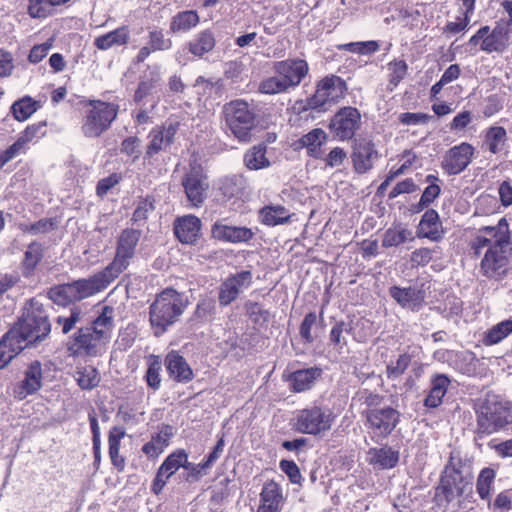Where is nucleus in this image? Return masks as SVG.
Segmentation results:
<instances>
[{"label":"nucleus","instance_id":"obj_4","mask_svg":"<svg viewBox=\"0 0 512 512\" xmlns=\"http://www.w3.org/2000/svg\"><path fill=\"white\" fill-rule=\"evenodd\" d=\"M471 477L452 465H447L442 473L440 483L435 489V503L442 512H458L463 495L471 490Z\"/></svg>","mask_w":512,"mask_h":512},{"label":"nucleus","instance_id":"obj_21","mask_svg":"<svg viewBox=\"0 0 512 512\" xmlns=\"http://www.w3.org/2000/svg\"><path fill=\"white\" fill-rule=\"evenodd\" d=\"M42 386V366L37 360L31 362L24 372L23 380L13 388V396L23 400L36 393Z\"/></svg>","mask_w":512,"mask_h":512},{"label":"nucleus","instance_id":"obj_53","mask_svg":"<svg viewBox=\"0 0 512 512\" xmlns=\"http://www.w3.org/2000/svg\"><path fill=\"white\" fill-rule=\"evenodd\" d=\"M55 8L49 0H29L28 14L34 19H43L51 16Z\"/></svg>","mask_w":512,"mask_h":512},{"label":"nucleus","instance_id":"obj_46","mask_svg":"<svg viewBox=\"0 0 512 512\" xmlns=\"http://www.w3.org/2000/svg\"><path fill=\"white\" fill-rule=\"evenodd\" d=\"M168 474H175L180 467L185 469L190 468V462H188V455L183 449H178L171 453L160 466Z\"/></svg>","mask_w":512,"mask_h":512},{"label":"nucleus","instance_id":"obj_11","mask_svg":"<svg viewBox=\"0 0 512 512\" xmlns=\"http://www.w3.org/2000/svg\"><path fill=\"white\" fill-rule=\"evenodd\" d=\"M141 232L135 229H124L117 239L115 257L105 268L117 279L130 265L135 255Z\"/></svg>","mask_w":512,"mask_h":512},{"label":"nucleus","instance_id":"obj_3","mask_svg":"<svg viewBox=\"0 0 512 512\" xmlns=\"http://www.w3.org/2000/svg\"><path fill=\"white\" fill-rule=\"evenodd\" d=\"M476 434L485 437L512 424V403L502 396L487 393L475 404Z\"/></svg>","mask_w":512,"mask_h":512},{"label":"nucleus","instance_id":"obj_32","mask_svg":"<svg viewBox=\"0 0 512 512\" xmlns=\"http://www.w3.org/2000/svg\"><path fill=\"white\" fill-rule=\"evenodd\" d=\"M369 464L379 469H392L399 461V452L392 447L371 448L367 453Z\"/></svg>","mask_w":512,"mask_h":512},{"label":"nucleus","instance_id":"obj_47","mask_svg":"<svg viewBox=\"0 0 512 512\" xmlns=\"http://www.w3.org/2000/svg\"><path fill=\"white\" fill-rule=\"evenodd\" d=\"M512 333V320H504L492 326L484 336L486 345H494Z\"/></svg>","mask_w":512,"mask_h":512},{"label":"nucleus","instance_id":"obj_30","mask_svg":"<svg viewBox=\"0 0 512 512\" xmlns=\"http://www.w3.org/2000/svg\"><path fill=\"white\" fill-rule=\"evenodd\" d=\"M166 369L169 376L177 382H188L193 378V372L183 356L171 351L165 358Z\"/></svg>","mask_w":512,"mask_h":512},{"label":"nucleus","instance_id":"obj_64","mask_svg":"<svg viewBox=\"0 0 512 512\" xmlns=\"http://www.w3.org/2000/svg\"><path fill=\"white\" fill-rule=\"evenodd\" d=\"M154 209L153 200L149 197L141 199L133 213L132 220L134 222L145 221L148 217V213Z\"/></svg>","mask_w":512,"mask_h":512},{"label":"nucleus","instance_id":"obj_36","mask_svg":"<svg viewBox=\"0 0 512 512\" xmlns=\"http://www.w3.org/2000/svg\"><path fill=\"white\" fill-rule=\"evenodd\" d=\"M130 38V31L127 26H121L104 35L95 38L94 45L100 50H108L113 46L127 44Z\"/></svg>","mask_w":512,"mask_h":512},{"label":"nucleus","instance_id":"obj_37","mask_svg":"<svg viewBox=\"0 0 512 512\" xmlns=\"http://www.w3.org/2000/svg\"><path fill=\"white\" fill-rule=\"evenodd\" d=\"M327 135L324 130L315 128L303 135L298 143L302 148H306L307 154L313 158L321 157V146L326 142Z\"/></svg>","mask_w":512,"mask_h":512},{"label":"nucleus","instance_id":"obj_50","mask_svg":"<svg viewBox=\"0 0 512 512\" xmlns=\"http://www.w3.org/2000/svg\"><path fill=\"white\" fill-rule=\"evenodd\" d=\"M162 363L158 357L151 356L148 362V368L145 374L147 385L153 390H158L161 385L160 371Z\"/></svg>","mask_w":512,"mask_h":512},{"label":"nucleus","instance_id":"obj_62","mask_svg":"<svg viewBox=\"0 0 512 512\" xmlns=\"http://www.w3.org/2000/svg\"><path fill=\"white\" fill-rule=\"evenodd\" d=\"M317 321V316L315 312H310L305 315L301 325H300V335L302 339L307 343H312L314 341V337L311 334L312 327L315 325Z\"/></svg>","mask_w":512,"mask_h":512},{"label":"nucleus","instance_id":"obj_58","mask_svg":"<svg viewBox=\"0 0 512 512\" xmlns=\"http://www.w3.org/2000/svg\"><path fill=\"white\" fill-rule=\"evenodd\" d=\"M20 352L19 346H13L9 337L3 336L0 340V370L4 369Z\"/></svg>","mask_w":512,"mask_h":512},{"label":"nucleus","instance_id":"obj_63","mask_svg":"<svg viewBox=\"0 0 512 512\" xmlns=\"http://www.w3.org/2000/svg\"><path fill=\"white\" fill-rule=\"evenodd\" d=\"M140 141L137 137H128L121 143V152L131 157L133 161H136L140 157Z\"/></svg>","mask_w":512,"mask_h":512},{"label":"nucleus","instance_id":"obj_28","mask_svg":"<svg viewBox=\"0 0 512 512\" xmlns=\"http://www.w3.org/2000/svg\"><path fill=\"white\" fill-rule=\"evenodd\" d=\"M201 221L194 215L179 217L174 222V233L181 243L193 244L200 233Z\"/></svg>","mask_w":512,"mask_h":512},{"label":"nucleus","instance_id":"obj_1","mask_svg":"<svg viewBox=\"0 0 512 512\" xmlns=\"http://www.w3.org/2000/svg\"><path fill=\"white\" fill-rule=\"evenodd\" d=\"M510 230L506 218H501L495 226H485L478 230L471 241V249L479 256L487 248L480 262L481 274L489 279H503L509 269Z\"/></svg>","mask_w":512,"mask_h":512},{"label":"nucleus","instance_id":"obj_16","mask_svg":"<svg viewBox=\"0 0 512 512\" xmlns=\"http://www.w3.org/2000/svg\"><path fill=\"white\" fill-rule=\"evenodd\" d=\"M182 186L193 207H200L206 199L209 183L199 166H192L182 179Z\"/></svg>","mask_w":512,"mask_h":512},{"label":"nucleus","instance_id":"obj_15","mask_svg":"<svg viewBox=\"0 0 512 512\" xmlns=\"http://www.w3.org/2000/svg\"><path fill=\"white\" fill-rule=\"evenodd\" d=\"M475 148L467 142H462L449 148L443 155L441 168L448 175H457L463 172L474 157Z\"/></svg>","mask_w":512,"mask_h":512},{"label":"nucleus","instance_id":"obj_44","mask_svg":"<svg viewBox=\"0 0 512 512\" xmlns=\"http://www.w3.org/2000/svg\"><path fill=\"white\" fill-rule=\"evenodd\" d=\"M47 294L53 303L60 306H66L76 301L72 282L53 286Z\"/></svg>","mask_w":512,"mask_h":512},{"label":"nucleus","instance_id":"obj_33","mask_svg":"<svg viewBox=\"0 0 512 512\" xmlns=\"http://www.w3.org/2000/svg\"><path fill=\"white\" fill-rule=\"evenodd\" d=\"M173 436V428L170 425H163L159 432L151 437V440L143 445L142 452L150 459L157 458L169 445Z\"/></svg>","mask_w":512,"mask_h":512},{"label":"nucleus","instance_id":"obj_18","mask_svg":"<svg viewBox=\"0 0 512 512\" xmlns=\"http://www.w3.org/2000/svg\"><path fill=\"white\" fill-rule=\"evenodd\" d=\"M116 278L106 268L89 278L72 282L76 301H81L105 290Z\"/></svg>","mask_w":512,"mask_h":512},{"label":"nucleus","instance_id":"obj_10","mask_svg":"<svg viewBox=\"0 0 512 512\" xmlns=\"http://www.w3.org/2000/svg\"><path fill=\"white\" fill-rule=\"evenodd\" d=\"M362 415L366 419V426L372 440L376 442L390 435L400 419V413L390 406H383L381 409L364 410Z\"/></svg>","mask_w":512,"mask_h":512},{"label":"nucleus","instance_id":"obj_34","mask_svg":"<svg viewBox=\"0 0 512 512\" xmlns=\"http://www.w3.org/2000/svg\"><path fill=\"white\" fill-rule=\"evenodd\" d=\"M291 217L290 211L279 204L266 205L259 210L260 222L270 227L286 224Z\"/></svg>","mask_w":512,"mask_h":512},{"label":"nucleus","instance_id":"obj_26","mask_svg":"<svg viewBox=\"0 0 512 512\" xmlns=\"http://www.w3.org/2000/svg\"><path fill=\"white\" fill-rule=\"evenodd\" d=\"M445 231L437 211L427 210L421 217L417 228L419 238H427L433 242H439L444 237Z\"/></svg>","mask_w":512,"mask_h":512},{"label":"nucleus","instance_id":"obj_31","mask_svg":"<svg viewBox=\"0 0 512 512\" xmlns=\"http://www.w3.org/2000/svg\"><path fill=\"white\" fill-rule=\"evenodd\" d=\"M450 384L451 380L446 374H434L430 380V390L424 399V406L427 408L439 407Z\"/></svg>","mask_w":512,"mask_h":512},{"label":"nucleus","instance_id":"obj_19","mask_svg":"<svg viewBox=\"0 0 512 512\" xmlns=\"http://www.w3.org/2000/svg\"><path fill=\"white\" fill-rule=\"evenodd\" d=\"M273 70L291 89L297 87L307 76L309 66L305 60L295 58L275 62Z\"/></svg>","mask_w":512,"mask_h":512},{"label":"nucleus","instance_id":"obj_2","mask_svg":"<svg viewBox=\"0 0 512 512\" xmlns=\"http://www.w3.org/2000/svg\"><path fill=\"white\" fill-rule=\"evenodd\" d=\"M114 309L104 306L90 326L82 327L70 338L67 349L72 356L96 357L100 355L111 339L114 327Z\"/></svg>","mask_w":512,"mask_h":512},{"label":"nucleus","instance_id":"obj_45","mask_svg":"<svg viewBox=\"0 0 512 512\" xmlns=\"http://www.w3.org/2000/svg\"><path fill=\"white\" fill-rule=\"evenodd\" d=\"M75 379L83 390H91L100 382L98 370L93 366L80 367L76 371Z\"/></svg>","mask_w":512,"mask_h":512},{"label":"nucleus","instance_id":"obj_38","mask_svg":"<svg viewBox=\"0 0 512 512\" xmlns=\"http://www.w3.org/2000/svg\"><path fill=\"white\" fill-rule=\"evenodd\" d=\"M125 437V431L119 427H113L109 432V457L112 465L117 471L122 472L125 468V458L120 455V443Z\"/></svg>","mask_w":512,"mask_h":512},{"label":"nucleus","instance_id":"obj_59","mask_svg":"<svg viewBox=\"0 0 512 512\" xmlns=\"http://www.w3.org/2000/svg\"><path fill=\"white\" fill-rule=\"evenodd\" d=\"M437 180L438 178L435 175L430 174L426 176V182L429 183V185L421 195L419 202L421 206H428L439 196L441 191L440 186L434 183Z\"/></svg>","mask_w":512,"mask_h":512},{"label":"nucleus","instance_id":"obj_40","mask_svg":"<svg viewBox=\"0 0 512 512\" xmlns=\"http://www.w3.org/2000/svg\"><path fill=\"white\" fill-rule=\"evenodd\" d=\"M413 240L414 235L411 229L403 224H396L385 231L382 246L386 248L395 247Z\"/></svg>","mask_w":512,"mask_h":512},{"label":"nucleus","instance_id":"obj_43","mask_svg":"<svg viewBox=\"0 0 512 512\" xmlns=\"http://www.w3.org/2000/svg\"><path fill=\"white\" fill-rule=\"evenodd\" d=\"M244 163L250 170H259L270 166V161L266 157V146L264 144L255 145L244 155Z\"/></svg>","mask_w":512,"mask_h":512},{"label":"nucleus","instance_id":"obj_57","mask_svg":"<svg viewBox=\"0 0 512 512\" xmlns=\"http://www.w3.org/2000/svg\"><path fill=\"white\" fill-rule=\"evenodd\" d=\"M82 317V311L79 307H73L70 309L68 315L58 316L55 320L56 324L61 327V331L63 334L69 333L80 321Z\"/></svg>","mask_w":512,"mask_h":512},{"label":"nucleus","instance_id":"obj_42","mask_svg":"<svg viewBox=\"0 0 512 512\" xmlns=\"http://www.w3.org/2000/svg\"><path fill=\"white\" fill-rule=\"evenodd\" d=\"M161 80V73L158 67H154L149 71L147 75L139 82L138 88L134 95L136 103H141L143 100L152 95L157 85Z\"/></svg>","mask_w":512,"mask_h":512},{"label":"nucleus","instance_id":"obj_55","mask_svg":"<svg viewBox=\"0 0 512 512\" xmlns=\"http://www.w3.org/2000/svg\"><path fill=\"white\" fill-rule=\"evenodd\" d=\"M342 50L361 55H371L379 50V43L374 40L350 42L339 47Z\"/></svg>","mask_w":512,"mask_h":512},{"label":"nucleus","instance_id":"obj_8","mask_svg":"<svg viewBox=\"0 0 512 512\" xmlns=\"http://www.w3.org/2000/svg\"><path fill=\"white\" fill-rule=\"evenodd\" d=\"M119 106L101 100H89L85 106L81 131L87 138H97L111 127Z\"/></svg>","mask_w":512,"mask_h":512},{"label":"nucleus","instance_id":"obj_51","mask_svg":"<svg viewBox=\"0 0 512 512\" xmlns=\"http://www.w3.org/2000/svg\"><path fill=\"white\" fill-rule=\"evenodd\" d=\"M259 92L267 95L279 94L289 90L288 86L279 75L262 80L258 87Z\"/></svg>","mask_w":512,"mask_h":512},{"label":"nucleus","instance_id":"obj_25","mask_svg":"<svg viewBox=\"0 0 512 512\" xmlns=\"http://www.w3.org/2000/svg\"><path fill=\"white\" fill-rule=\"evenodd\" d=\"M483 148L493 155L506 154L508 152V133L500 125H491L483 132Z\"/></svg>","mask_w":512,"mask_h":512},{"label":"nucleus","instance_id":"obj_41","mask_svg":"<svg viewBox=\"0 0 512 512\" xmlns=\"http://www.w3.org/2000/svg\"><path fill=\"white\" fill-rule=\"evenodd\" d=\"M200 21L195 10H185L175 14L170 21L172 33H186L196 27Z\"/></svg>","mask_w":512,"mask_h":512},{"label":"nucleus","instance_id":"obj_6","mask_svg":"<svg viewBox=\"0 0 512 512\" xmlns=\"http://www.w3.org/2000/svg\"><path fill=\"white\" fill-rule=\"evenodd\" d=\"M50 331L51 325L47 314L41 307H36L28 311L4 336L9 337L13 346H19L21 351L26 346L45 339Z\"/></svg>","mask_w":512,"mask_h":512},{"label":"nucleus","instance_id":"obj_61","mask_svg":"<svg viewBox=\"0 0 512 512\" xmlns=\"http://www.w3.org/2000/svg\"><path fill=\"white\" fill-rule=\"evenodd\" d=\"M434 252L435 249H430L427 247L416 249L411 253L410 256L411 265L413 267L427 265L432 260Z\"/></svg>","mask_w":512,"mask_h":512},{"label":"nucleus","instance_id":"obj_48","mask_svg":"<svg viewBox=\"0 0 512 512\" xmlns=\"http://www.w3.org/2000/svg\"><path fill=\"white\" fill-rule=\"evenodd\" d=\"M387 69L389 86L393 90L406 77L408 65L404 60L395 59L387 64Z\"/></svg>","mask_w":512,"mask_h":512},{"label":"nucleus","instance_id":"obj_20","mask_svg":"<svg viewBox=\"0 0 512 512\" xmlns=\"http://www.w3.org/2000/svg\"><path fill=\"white\" fill-rule=\"evenodd\" d=\"M212 238L231 244L247 243L254 237V232L244 226L228 225L222 221H216L211 227Z\"/></svg>","mask_w":512,"mask_h":512},{"label":"nucleus","instance_id":"obj_7","mask_svg":"<svg viewBox=\"0 0 512 512\" xmlns=\"http://www.w3.org/2000/svg\"><path fill=\"white\" fill-rule=\"evenodd\" d=\"M222 114L230 135L242 143L252 140V132L256 127V112L247 101L236 99L224 104Z\"/></svg>","mask_w":512,"mask_h":512},{"label":"nucleus","instance_id":"obj_17","mask_svg":"<svg viewBox=\"0 0 512 512\" xmlns=\"http://www.w3.org/2000/svg\"><path fill=\"white\" fill-rule=\"evenodd\" d=\"M252 279V272L249 270H243L227 277L219 287V305L225 307L231 304L240 293L251 286Z\"/></svg>","mask_w":512,"mask_h":512},{"label":"nucleus","instance_id":"obj_13","mask_svg":"<svg viewBox=\"0 0 512 512\" xmlns=\"http://www.w3.org/2000/svg\"><path fill=\"white\" fill-rule=\"evenodd\" d=\"M346 83L339 76L324 77L316 85L315 93L307 98L306 105L310 109H319L326 104L336 103L345 96Z\"/></svg>","mask_w":512,"mask_h":512},{"label":"nucleus","instance_id":"obj_23","mask_svg":"<svg viewBox=\"0 0 512 512\" xmlns=\"http://www.w3.org/2000/svg\"><path fill=\"white\" fill-rule=\"evenodd\" d=\"M378 151L375 144L370 140H361L355 144L351 155L353 168L363 174L372 169L374 162L378 159Z\"/></svg>","mask_w":512,"mask_h":512},{"label":"nucleus","instance_id":"obj_22","mask_svg":"<svg viewBox=\"0 0 512 512\" xmlns=\"http://www.w3.org/2000/svg\"><path fill=\"white\" fill-rule=\"evenodd\" d=\"M285 497L280 484L274 480L266 481L260 492V504L257 512H282Z\"/></svg>","mask_w":512,"mask_h":512},{"label":"nucleus","instance_id":"obj_39","mask_svg":"<svg viewBox=\"0 0 512 512\" xmlns=\"http://www.w3.org/2000/svg\"><path fill=\"white\" fill-rule=\"evenodd\" d=\"M216 40L214 33L209 30H203L196 34L187 44L188 51L196 57H202L213 50Z\"/></svg>","mask_w":512,"mask_h":512},{"label":"nucleus","instance_id":"obj_60","mask_svg":"<svg viewBox=\"0 0 512 512\" xmlns=\"http://www.w3.org/2000/svg\"><path fill=\"white\" fill-rule=\"evenodd\" d=\"M349 327L343 321L335 323L330 331V341L334 344L338 349H342L347 344L346 337L344 333H348Z\"/></svg>","mask_w":512,"mask_h":512},{"label":"nucleus","instance_id":"obj_14","mask_svg":"<svg viewBox=\"0 0 512 512\" xmlns=\"http://www.w3.org/2000/svg\"><path fill=\"white\" fill-rule=\"evenodd\" d=\"M361 125V114L355 107L339 109L331 118L328 128L334 138L340 141L350 140Z\"/></svg>","mask_w":512,"mask_h":512},{"label":"nucleus","instance_id":"obj_52","mask_svg":"<svg viewBox=\"0 0 512 512\" xmlns=\"http://www.w3.org/2000/svg\"><path fill=\"white\" fill-rule=\"evenodd\" d=\"M12 113L18 121L27 120L35 111L36 103L29 97L16 101L12 107Z\"/></svg>","mask_w":512,"mask_h":512},{"label":"nucleus","instance_id":"obj_35","mask_svg":"<svg viewBox=\"0 0 512 512\" xmlns=\"http://www.w3.org/2000/svg\"><path fill=\"white\" fill-rule=\"evenodd\" d=\"M43 256L44 247L41 243L34 241L27 246L21 261L22 275L25 278H29L34 274L35 269Z\"/></svg>","mask_w":512,"mask_h":512},{"label":"nucleus","instance_id":"obj_12","mask_svg":"<svg viewBox=\"0 0 512 512\" xmlns=\"http://www.w3.org/2000/svg\"><path fill=\"white\" fill-rule=\"evenodd\" d=\"M470 46H480L485 53H502L509 46V28L506 23H497L491 29L489 26L481 27L468 41Z\"/></svg>","mask_w":512,"mask_h":512},{"label":"nucleus","instance_id":"obj_56","mask_svg":"<svg viewBox=\"0 0 512 512\" xmlns=\"http://www.w3.org/2000/svg\"><path fill=\"white\" fill-rule=\"evenodd\" d=\"M495 478V472L491 468H484L477 479V493L482 499H487L490 494V488Z\"/></svg>","mask_w":512,"mask_h":512},{"label":"nucleus","instance_id":"obj_29","mask_svg":"<svg viewBox=\"0 0 512 512\" xmlns=\"http://www.w3.org/2000/svg\"><path fill=\"white\" fill-rule=\"evenodd\" d=\"M391 297L403 308L418 311L425 299V294L422 290L408 287V288H400L397 286H393L390 288Z\"/></svg>","mask_w":512,"mask_h":512},{"label":"nucleus","instance_id":"obj_54","mask_svg":"<svg viewBox=\"0 0 512 512\" xmlns=\"http://www.w3.org/2000/svg\"><path fill=\"white\" fill-rule=\"evenodd\" d=\"M172 40L167 38L161 29H153L148 35V46L150 50L167 51L172 48Z\"/></svg>","mask_w":512,"mask_h":512},{"label":"nucleus","instance_id":"obj_24","mask_svg":"<svg viewBox=\"0 0 512 512\" xmlns=\"http://www.w3.org/2000/svg\"><path fill=\"white\" fill-rule=\"evenodd\" d=\"M179 123L170 122L163 127H155L149 133L150 142L146 149V156L152 157L169 146L178 131Z\"/></svg>","mask_w":512,"mask_h":512},{"label":"nucleus","instance_id":"obj_5","mask_svg":"<svg viewBox=\"0 0 512 512\" xmlns=\"http://www.w3.org/2000/svg\"><path fill=\"white\" fill-rule=\"evenodd\" d=\"M187 305V296L174 289L168 288L158 294L150 306V323L155 329V334H162L167 327L173 325Z\"/></svg>","mask_w":512,"mask_h":512},{"label":"nucleus","instance_id":"obj_49","mask_svg":"<svg viewBox=\"0 0 512 512\" xmlns=\"http://www.w3.org/2000/svg\"><path fill=\"white\" fill-rule=\"evenodd\" d=\"M412 357L408 353H402L396 360H391L386 366V376L394 380L399 378L411 364Z\"/></svg>","mask_w":512,"mask_h":512},{"label":"nucleus","instance_id":"obj_27","mask_svg":"<svg viewBox=\"0 0 512 512\" xmlns=\"http://www.w3.org/2000/svg\"><path fill=\"white\" fill-rule=\"evenodd\" d=\"M321 369L316 367L300 369L289 374H283V378L289 383L293 392L300 393L311 389L315 381L321 376Z\"/></svg>","mask_w":512,"mask_h":512},{"label":"nucleus","instance_id":"obj_9","mask_svg":"<svg viewBox=\"0 0 512 512\" xmlns=\"http://www.w3.org/2000/svg\"><path fill=\"white\" fill-rule=\"evenodd\" d=\"M334 421L335 415L328 406L313 403L297 411L294 427L300 433L316 436L329 431Z\"/></svg>","mask_w":512,"mask_h":512}]
</instances>
